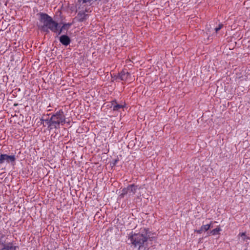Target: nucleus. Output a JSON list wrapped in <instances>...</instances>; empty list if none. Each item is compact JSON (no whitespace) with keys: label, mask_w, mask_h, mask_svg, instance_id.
I'll return each instance as SVG.
<instances>
[{"label":"nucleus","mask_w":250,"mask_h":250,"mask_svg":"<svg viewBox=\"0 0 250 250\" xmlns=\"http://www.w3.org/2000/svg\"><path fill=\"white\" fill-rule=\"evenodd\" d=\"M39 23L38 24L39 28L42 31L48 33L50 30L56 33L57 36L60 35L64 29L67 30L69 24H64L60 27L59 24L48 14L43 13H40Z\"/></svg>","instance_id":"1"},{"label":"nucleus","mask_w":250,"mask_h":250,"mask_svg":"<svg viewBox=\"0 0 250 250\" xmlns=\"http://www.w3.org/2000/svg\"><path fill=\"white\" fill-rule=\"evenodd\" d=\"M129 239L135 247H138L139 250L146 249L148 247V241H155L156 237L154 233L146 228L141 229L140 231L138 233L130 234Z\"/></svg>","instance_id":"2"},{"label":"nucleus","mask_w":250,"mask_h":250,"mask_svg":"<svg viewBox=\"0 0 250 250\" xmlns=\"http://www.w3.org/2000/svg\"><path fill=\"white\" fill-rule=\"evenodd\" d=\"M52 127L54 128H59L60 125H63L65 123V116L62 110L60 109L55 114L51 115Z\"/></svg>","instance_id":"3"},{"label":"nucleus","mask_w":250,"mask_h":250,"mask_svg":"<svg viewBox=\"0 0 250 250\" xmlns=\"http://www.w3.org/2000/svg\"><path fill=\"white\" fill-rule=\"evenodd\" d=\"M79 12L77 16L75 17V19L80 22L84 21L87 19L89 16L87 14L85 13L91 12V10H90V8H87L86 7L84 9V8L83 9L81 7V9L79 10Z\"/></svg>","instance_id":"4"},{"label":"nucleus","mask_w":250,"mask_h":250,"mask_svg":"<svg viewBox=\"0 0 250 250\" xmlns=\"http://www.w3.org/2000/svg\"><path fill=\"white\" fill-rule=\"evenodd\" d=\"M16 160L15 155H8L7 154H1L0 155V165L6 163L7 164L11 163L14 165Z\"/></svg>","instance_id":"5"},{"label":"nucleus","mask_w":250,"mask_h":250,"mask_svg":"<svg viewBox=\"0 0 250 250\" xmlns=\"http://www.w3.org/2000/svg\"><path fill=\"white\" fill-rule=\"evenodd\" d=\"M130 77V74L128 72L126 69H124L119 73L118 78L122 81H126L132 80Z\"/></svg>","instance_id":"6"},{"label":"nucleus","mask_w":250,"mask_h":250,"mask_svg":"<svg viewBox=\"0 0 250 250\" xmlns=\"http://www.w3.org/2000/svg\"><path fill=\"white\" fill-rule=\"evenodd\" d=\"M59 40L60 42L65 46H67L71 42L70 38L66 35L61 36L59 38Z\"/></svg>","instance_id":"7"},{"label":"nucleus","mask_w":250,"mask_h":250,"mask_svg":"<svg viewBox=\"0 0 250 250\" xmlns=\"http://www.w3.org/2000/svg\"><path fill=\"white\" fill-rule=\"evenodd\" d=\"M110 107L113 108L114 111H119L121 109L124 108L125 107L124 104H118L116 101H112L111 102Z\"/></svg>","instance_id":"8"},{"label":"nucleus","mask_w":250,"mask_h":250,"mask_svg":"<svg viewBox=\"0 0 250 250\" xmlns=\"http://www.w3.org/2000/svg\"><path fill=\"white\" fill-rule=\"evenodd\" d=\"M137 187L136 186L132 184L130 185L127 187V190H128V196L130 197L135 194L136 192Z\"/></svg>","instance_id":"9"},{"label":"nucleus","mask_w":250,"mask_h":250,"mask_svg":"<svg viewBox=\"0 0 250 250\" xmlns=\"http://www.w3.org/2000/svg\"><path fill=\"white\" fill-rule=\"evenodd\" d=\"M17 246L12 243L4 244L0 250H16Z\"/></svg>","instance_id":"10"},{"label":"nucleus","mask_w":250,"mask_h":250,"mask_svg":"<svg viewBox=\"0 0 250 250\" xmlns=\"http://www.w3.org/2000/svg\"><path fill=\"white\" fill-rule=\"evenodd\" d=\"M47 117V116H46ZM41 120V123L43 124L44 123L48 125V127L50 128V129H53L52 127L51 124V118H49V117L45 118V116H43Z\"/></svg>","instance_id":"11"},{"label":"nucleus","mask_w":250,"mask_h":250,"mask_svg":"<svg viewBox=\"0 0 250 250\" xmlns=\"http://www.w3.org/2000/svg\"><path fill=\"white\" fill-rule=\"evenodd\" d=\"M237 237L241 242H247L248 240L250 239V238L247 236L246 232L239 233Z\"/></svg>","instance_id":"12"},{"label":"nucleus","mask_w":250,"mask_h":250,"mask_svg":"<svg viewBox=\"0 0 250 250\" xmlns=\"http://www.w3.org/2000/svg\"><path fill=\"white\" fill-rule=\"evenodd\" d=\"M92 0H79V4H80V6L78 7V10L81 9V7L82 9H83L86 5L87 3H90Z\"/></svg>","instance_id":"13"},{"label":"nucleus","mask_w":250,"mask_h":250,"mask_svg":"<svg viewBox=\"0 0 250 250\" xmlns=\"http://www.w3.org/2000/svg\"><path fill=\"white\" fill-rule=\"evenodd\" d=\"M210 227V226L209 224L203 225L199 229L196 230V231L197 233L201 234L203 231H206L208 230L209 229Z\"/></svg>","instance_id":"14"},{"label":"nucleus","mask_w":250,"mask_h":250,"mask_svg":"<svg viewBox=\"0 0 250 250\" xmlns=\"http://www.w3.org/2000/svg\"><path fill=\"white\" fill-rule=\"evenodd\" d=\"M122 193L119 195V198H123L125 195L128 194V190H127V188H124L122 190Z\"/></svg>","instance_id":"15"},{"label":"nucleus","mask_w":250,"mask_h":250,"mask_svg":"<svg viewBox=\"0 0 250 250\" xmlns=\"http://www.w3.org/2000/svg\"><path fill=\"white\" fill-rule=\"evenodd\" d=\"M221 230V229L220 228H218V227L210 231L209 235H215L218 234V232L219 231H220Z\"/></svg>","instance_id":"16"},{"label":"nucleus","mask_w":250,"mask_h":250,"mask_svg":"<svg viewBox=\"0 0 250 250\" xmlns=\"http://www.w3.org/2000/svg\"><path fill=\"white\" fill-rule=\"evenodd\" d=\"M223 25L222 24H220L217 27L215 28L216 32H217L218 31H219L223 27Z\"/></svg>","instance_id":"17"},{"label":"nucleus","mask_w":250,"mask_h":250,"mask_svg":"<svg viewBox=\"0 0 250 250\" xmlns=\"http://www.w3.org/2000/svg\"><path fill=\"white\" fill-rule=\"evenodd\" d=\"M4 236H5V235L4 234L0 233V241L4 238Z\"/></svg>","instance_id":"18"},{"label":"nucleus","mask_w":250,"mask_h":250,"mask_svg":"<svg viewBox=\"0 0 250 250\" xmlns=\"http://www.w3.org/2000/svg\"><path fill=\"white\" fill-rule=\"evenodd\" d=\"M118 160L117 159L115 160H114V163H113V165H115L117 164V162H118Z\"/></svg>","instance_id":"19"}]
</instances>
